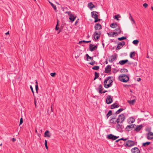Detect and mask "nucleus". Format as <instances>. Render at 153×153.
Returning <instances> with one entry per match:
<instances>
[{
  "label": "nucleus",
  "instance_id": "f257e3e1",
  "mask_svg": "<svg viewBox=\"0 0 153 153\" xmlns=\"http://www.w3.org/2000/svg\"><path fill=\"white\" fill-rule=\"evenodd\" d=\"M113 77L108 76L106 78L104 82V86L105 88H108L113 85Z\"/></svg>",
  "mask_w": 153,
  "mask_h": 153
},
{
  "label": "nucleus",
  "instance_id": "f03ea898",
  "mask_svg": "<svg viewBox=\"0 0 153 153\" xmlns=\"http://www.w3.org/2000/svg\"><path fill=\"white\" fill-rule=\"evenodd\" d=\"M118 79L120 81L123 82H126L128 81L129 77L126 74H122L120 75L118 77Z\"/></svg>",
  "mask_w": 153,
  "mask_h": 153
},
{
  "label": "nucleus",
  "instance_id": "7ed1b4c3",
  "mask_svg": "<svg viewBox=\"0 0 153 153\" xmlns=\"http://www.w3.org/2000/svg\"><path fill=\"white\" fill-rule=\"evenodd\" d=\"M135 145L134 141L131 140H128L126 143H124L123 144L120 145L121 146L124 145L125 146L129 147L134 146Z\"/></svg>",
  "mask_w": 153,
  "mask_h": 153
},
{
  "label": "nucleus",
  "instance_id": "20e7f679",
  "mask_svg": "<svg viewBox=\"0 0 153 153\" xmlns=\"http://www.w3.org/2000/svg\"><path fill=\"white\" fill-rule=\"evenodd\" d=\"M125 117L124 115L123 114H122L119 116L116 122L118 123H121L125 120Z\"/></svg>",
  "mask_w": 153,
  "mask_h": 153
},
{
  "label": "nucleus",
  "instance_id": "39448f33",
  "mask_svg": "<svg viewBox=\"0 0 153 153\" xmlns=\"http://www.w3.org/2000/svg\"><path fill=\"white\" fill-rule=\"evenodd\" d=\"M101 33L100 31H95L94 33V38L95 40H97L100 36Z\"/></svg>",
  "mask_w": 153,
  "mask_h": 153
},
{
  "label": "nucleus",
  "instance_id": "423d86ee",
  "mask_svg": "<svg viewBox=\"0 0 153 153\" xmlns=\"http://www.w3.org/2000/svg\"><path fill=\"white\" fill-rule=\"evenodd\" d=\"M119 136H116L112 134H110L107 135V138L109 140H114L118 138Z\"/></svg>",
  "mask_w": 153,
  "mask_h": 153
},
{
  "label": "nucleus",
  "instance_id": "0eeeda50",
  "mask_svg": "<svg viewBox=\"0 0 153 153\" xmlns=\"http://www.w3.org/2000/svg\"><path fill=\"white\" fill-rule=\"evenodd\" d=\"M135 126H136V125L135 124H131L128 125L126 127V129L127 131H129L134 128Z\"/></svg>",
  "mask_w": 153,
  "mask_h": 153
},
{
  "label": "nucleus",
  "instance_id": "6e6552de",
  "mask_svg": "<svg viewBox=\"0 0 153 153\" xmlns=\"http://www.w3.org/2000/svg\"><path fill=\"white\" fill-rule=\"evenodd\" d=\"M125 45V42L124 41H122L121 42H119L118 43L117 46L116 48L117 50H119L121 49L124 45Z\"/></svg>",
  "mask_w": 153,
  "mask_h": 153
},
{
  "label": "nucleus",
  "instance_id": "1a4fd4ad",
  "mask_svg": "<svg viewBox=\"0 0 153 153\" xmlns=\"http://www.w3.org/2000/svg\"><path fill=\"white\" fill-rule=\"evenodd\" d=\"M146 138L148 140H153V133L148 132L146 134Z\"/></svg>",
  "mask_w": 153,
  "mask_h": 153
},
{
  "label": "nucleus",
  "instance_id": "9d476101",
  "mask_svg": "<svg viewBox=\"0 0 153 153\" xmlns=\"http://www.w3.org/2000/svg\"><path fill=\"white\" fill-rule=\"evenodd\" d=\"M132 153H140V151L137 147H134L131 150Z\"/></svg>",
  "mask_w": 153,
  "mask_h": 153
},
{
  "label": "nucleus",
  "instance_id": "9b49d317",
  "mask_svg": "<svg viewBox=\"0 0 153 153\" xmlns=\"http://www.w3.org/2000/svg\"><path fill=\"white\" fill-rule=\"evenodd\" d=\"M111 68L110 65H108L105 68V73H108L110 72L111 71Z\"/></svg>",
  "mask_w": 153,
  "mask_h": 153
},
{
  "label": "nucleus",
  "instance_id": "f8f14e48",
  "mask_svg": "<svg viewBox=\"0 0 153 153\" xmlns=\"http://www.w3.org/2000/svg\"><path fill=\"white\" fill-rule=\"evenodd\" d=\"M112 101V99L110 96H108L106 100V102L107 104H110Z\"/></svg>",
  "mask_w": 153,
  "mask_h": 153
},
{
  "label": "nucleus",
  "instance_id": "ddd939ff",
  "mask_svg": "<svg viewBox=\"0 0 153 153\" xmlns=\"http://www.w3.org/2000/svg\"><path fill=\"white\" fill-rule=\"evenodd\" d=\"M69 19L72 22H74L76 18V17H74V15L71 13L69 15Z\"/></svg>",
  "mask_w": 153,
  "mask_h": 153
},
{
  "label": "nucleus",
  "instance_id": "4468645a",
  "mask_svg": "<svg viewBox=\"0 0 153 153\" xmlns=\"http://www.w3.org/2000/svg\"><path fill=\"white\" fill-rule=\"evenodd\" d=\"M98 13L96 11H92L91 12L92 17L94 18H96L98 17V15H97Z\"/></svg>",
  "mask_w": 153,
  "mask_h": 153
},
{
  "label": "nucleus",
  "instance_id": "2eb2a0df",
  "mask_svg": "<svg viewBox=\"0 0 153 153\" xmlns=\"http://www.w3.org/2000/svg\"><path fill=\"white\" fill-rule=\"evenodd\" d=\"M89 45V50L91 51H93L97 47V45H95L93 47V46H94V45L91 44H90Z\"/></svg>",
  "mask_w": 153,
  "mask_h": 153
},
{
  "label": "nucleus",
  "instance_id": "dca6fc26",
  "mask_svg": "<svg viewBox=\"0 0 153 153\" xmlns=\"http://www.w3.org/2000/svg\"><path fill=\"white\" fill-rule=\"evenodd\" d=\"M117 59V56H115L112 55L111 58L109 59V61L110 62H112Z\"/></svg>",
  "mask_w": 153,
  "mask_h": 153
},
{
  "label": "nucleus",
  "instance_id": "f3484780",
  "mask_svg": "<svg viewBox=\"0 0 153 153\" xmlns=\"http://www.w3.org/2000/svg\"><path fill=\"white\" fill-rule=\"evenodd\" d=\"M143 126L141 125L139 126H137L135 128L134 131L137 132H139L143 128Z\"/></svg>",
  "mask_w": 153,
  "mask_h": 153
},
{
  "label": "nucleus",
  "instance_id": "a211bd4d",
  "mask_svg": "<svg viewBox=\"0 0 153 153\" xmlns=\"http://www.w3.org/2000/svg\"><path fill=\"white\" fill-rule=\"evenodd\" d=\"M94 28L96 30H100L102 29V26L100 24L97 23L95 25Z\"/></svg>",
  "mask_w": 153,
  "mask_h": 153
},
{
  "label": "nucleus",
  "instance_id": "6ab92c4d",
  "mask_svg": "<svg viewBox=\"0 0 153 153\" xmlns=\"http://www.w3.org/2000/svg\"><path fill=\"white\" fill-rule=\"evenodd\" d=\"M108 35V36L110 37H114V35L115 34H116V36H117V32H110L108 33H107Z\"/></svg>",
  "mask_w": 153,
  "mask_h": 153
},
{
  "label": "nucleus",
  "instance_id": "aec40b11",
  "mask_svg": "<svg viewBox=\"0 0 153 153\" xmlns=\"http://www.w3.org/2000/svg\"><path fill=\"white\" fill-rule=\"evenodd\" d=\"M134 121V119L132 117H129L127 120V121L128 123H133Z\"/></svg>",
  "mask_w": 153,
  "mask_h": 153
},
{
  "label": "nucleus",
  "instance_id": "412c9836",
  "mask_svg": "<svg viewBox=\"0 0 153 153\" xmlns=\"http://www.w3.org/2000/svg\"><path fill=\"white\" fill-rule=\"evenodd\" d=\"M128 62V59L122 60L119 62V64H120L121 65H123Z\"/></svg>",
  "mask_w": 153,
  "mask_h": 153
},
{
  "label": "nucleus",
  "instance_id": "4be33fe9",
  "mask_svg": "<svg viewBox=\"0 0 153 153\" xmlns=\"http://www.w3.org/2000/svg\"><path fill=\"white\" fill-rule=\"evenodd\" d=\"M49 131L48 130L46 131L44 133V137H51V135L49 134Z\"/></svg>",
  "mask_w": 153,
  "mask_h": 153
},
{
  "label": "nucleus",
  "instance_id": "5701e85b",
  "mask_svg": "<svg viewBox=\"0 0 153 153\" xmlns=\"http://www.w3.org/2000/svg\"><path fill=\"white\" fill-rule=\"evenodd\" d=\"M88 6L90 9L92 8L95 7L94 5L91 2L88 3Z\"/></svg>",
  "mask_w": 153,
  "mask_h": 153
},
{
  "label": "nucleus",
  "instance_id": "b1692460",
  "mask_svg": "<svg viewBox=\"0 0 153 153\" xmlns=\"http://www.w3.org/2000/svg\"><path fill=\"white\" fill-rule=\"evenodd\" d=\"M86 60L87 61H89V59H90L91 60H93V57L90 56L88 54H86Z\"/></svg>",
  "mask_w": 153,
  "mask_h": 153
},
{
  "label": "nucleus",
  "instance_id": "393cba45",
  "mask_svg": "<svg viewBox=\"0 0 153 153\" xmlns=\"http://www.w3.org/2000/svg\"><path fill=\"white\" fill-rule=\"evenodd\" d=\"M128 102L130 105H133L135 102V100L134 99L130 100H128Z\"/></svg>",
  "mask_w": 153,
  "mask_h": 153
},
{
  "label": "nucleus",
  "instance_id": "a878e982",
  "mask_svg": "<svg viewBox=\"0 0 153 153\" xmlns=\"http://www.w3.org/2000/svg\"><path fill=\"white\" fill-rule=\"evenodd\" d=\"M117 26V25L116 23H113L110 25V27L112 28H115Z\"/></svg>",
  "mask_w": 153,
  "mask_h": 153
},
{
  "label": "nucleus",
  "instance_id": "bb28decb",
  "mask_svg": "<svg viewBox=\"0 0 153 153\" xmlns=\"http://www.w3.org/2000/svg\"><path fill=\"white\" fill-rule=\"evenodd\" d=\"M129 15H130V16L129 17V19L131 21V22H134V23L135 24V25H136L135 22V21H134V19H133V18L132 16H131V15L130 13H129Z\"/></svg>",
  "mask_w": 153,
  "mask_h": 153
},
{
  "label": "nucleus",
  "instance_id": "cd10ccee",
  "mask_svg": "<svg viewBox=\"0 0 153 153\" xmlns=\"http://www.w3.org/2000/svg\"><path fill=\"white\" fill-rule=\"evenodd\" d=\"M49 2L51 4V5L53 7V8L55 10H56V6L50 1H49Z\"/></svg>",
  "mask_w": 153,
  "mask_h": 153
},
{
  "label": "nucleus",
  "instance_id": "c85d7f7f",
  "mask_svg": "<svg viewBox=\"0 0 153 153\" xmlns=\"http://www.w3.org/2000/svg\"><path fill=\"white\" fill-rule=\"evenodd\" d=\"M139 40L137 39L135 40H134L133 42L132 43L134 44L135 45H137L138 43H139Z\"/></svg>",
  "mask_w": 153,
  "mask_h": 153
},
{
  "label": "nucleus",
  "instance_id": "c756f323",
  "mask_svg": "<svg viewBox=\"0 0 153 153\" xmlns=\"http://www.w3.org/2000/svg\"><path fill=\"white\" fill-rule=\"evenodd\" d=\"M115 30L117 31V33L118 34L120 33L121 30V28L120 27H118L115 29Z\"/></svg>",
  "mask_w": 153,
  "mask_h": 153
},
{
  "label": "nucleus",
  "instance_id": "7c9ffc66",
  "mask_svg": "<svg viewBox=\"0 0 153 153\" xmlns=\"http://www.w3.org/2000/svg\"><path fill=\"white\" fill-rule=\"evenodd\" d=\"M150 144V142H146V143H143L142 144V146H146V145H149Z\"/></svg>",
  "mask_w": 153,
  "mask_h": 153
},
{
  "label": "nucleus",
  "instance_id": "2f4dec72",
  "mask_svg": "<svg viewBox=\"0 0 153 153\" xmlns=\"http://www.w3.org/2000/svg\"><path fill=\"white\" fill-rule=\"evenodd\" d=\"M112 112L110 110L108 112V113L106 114V117L107 118H108L109 116H111V115H112Z\"/></svg>",
  "mask_w": 153,
  "mask_h": 153
},
{
  "label": "nucleus",
  "instance_id": "473e14b6",
  "mask_svg": "<svg viewBox=\"0 0 153 153\" xmlns=\"http://www.w3.org/2000/svg\"><path fill=\"white\" fill-rule=\"evenodd\" d=\"M135 52H131L130 54V57L131 58H132L133 56H135Z\"/></svg>",
  "mask_w": 153,
  "mask_h": 153
},
{
  "label": "nucleus",
  "instance_id": "72a5a7b5",
  "mask_svg": "<svg viewBox=\"0 0 153 153\" xmlns=\"http://www.w3.org/2000/svg\"><path fill=\"white\" fill-rule=\"evenodd\" d=\"M126 39V38L125 36H123L121 37H119L117 38V39L119 40L122 41L124 39Z\"/></svg>",
  "mask_w": 153,
  "mask_h": 153
},
{
  "label": "nucleus",
  "instance_id": "f704fd0d",
  "mask_svg": "<svg viewBox=\"0 0 153 153\" xmlns=\"http://www.w3.org/2000/svg\"><path fill=\"white\" fill-rule=\"evenodd\" d=\"M124 109L123 108H120L119 110H118L116 112V114H118L120 113Z\"/></svg>",
  "mask_w": 153,
  "mask_h": 153
},
{
  "label": "nucleus",
  "instance_id": "c9c22d12",
  "mask_svg": "<svg viewBox=\"0 0 153 153\" xmlns=\"http://www.w3.org/2000/svg\"><path fill=\"white\" fill-rule=\"evenodd\" d=\"M99 76V73L96 72L95 73V77L94 80L97 78Z\"/></svg>",
  "mask_w": 153,
  "mask_h": 153
},
{
  "label": "nucleus",
  "instance_id": "e433bc0d",
  "mask_svg": "<svg viewBox=\"0 0 153 153\" xmlns=\"http://www.w3.org/2000/svg\"><path fill=\"white\" fill-rule=\"evenodd\" d=\"M90 42H91V41H85V40H83V41H79V43H82V42H83L84 43H87Z\"/></svg>",
  "mask_w": 153,
  "mask_h": 153
},
{
  "label": "nucleus",
  "instance_id": "4c0bfd02",
  "mask_svg": "<svg viewBox=\"0 0 153 153\" xmlns=\"http://www.w3.org/2000/svg\"><path fill=\"white\" fill-rule=\"evenodd\" d=\"M92 69L94 70H98L99 69V67L98 66H94L92 67Z\"/></svg>",
  "mask_w": 153,
  "mask_h": 153
},
{
  "label": "nucleus",
  "instance_id": "58836bf2",
  "mask_svg": "<svg viewBox=\"0 0 153 153\" xmlns=\"http://www.w3.org/2000/svg\"><path fill=\"white\" fill-rule=\"evenodd\" d=\"M120 16L119 14H117V15H115L114 17V19H116L117 20H119L118 18H120Z\"/></svg>",
  "mask_w": 153,
  "mask_h": 153
},
{
  "label": "nucleus",
  "instance_id": "ea45409f",
  "mask_svg": "<svg viewBox=\"0 0 153 153\" xmlns=\"http://www.w3.org/2000/svg\"><path fill=\"white\" fill-rule=\"evenodd\" d=\"M103 89H101L100 90H98V91L100 93V94L105 93L107 91H103Z\"/></svg>",
  "mask_w": 153,
  "mask_h": 153
},
{
  "label": "nucleus",
  "instance_id": "a19ab883",
  "mask_svg": "<svg viewBox=\"0 0 153 153\" xmlns=\"http://www.w3.org/2000/svg\"><path fill=\"white\" fill-rule=\"evenodd\" d=\"M151 128L150 127H148L146 129V131H148V132H151Z\"/></svg>",
  "mask_w": 153,
  "mask_h": 153
},
{
  "label": "nucleus",
  "instance_id": "79ce46f5",
  "mask_svg": "<svg viewBox=\"0 0 153 153\" xmlns=\"http://www.w3.org/2000/svg\"><path fill=\"white\" fill-rule=\"evenodd\" d=\"M101 89H103V88L102 85H101V84H100L99 85L98 88L97 89V90L98 91V90H100Z\"/></svg>",
  "mask_w": 153,
  "mask_h": 153
},
{
  "label": "nucleus",
  "instance_id": "37998d69",
  "mask_svg": "<svg viewBox=\"0 0 153 153\" xmlns=\"http://www.w3.org/2000/svg\"><path fill=\"white\" fill-rule=\"evenodd\" d=\"M122 126L120 124H118L117 126V128L119 129H121L122 128Z\"/></svg>",
  "mask_w": 153,
  "mask_h": 153
},
{
  "label": "nucleus",
  "instance_id": "c03bdc74",
  "mask_svg": "<svg viewBox=\"0 0 153 153\" xmlns=\"http://www.w3.org/2000/svg\"><path fill=\"white\" fill-rule=\"evenodd\" d=\"M122 72H127L128 71V70L126 68H123L121 69Z\"/></svg>",
  "mask_w": 153,
  "mask_h": 153
},
{
  "label": "nucleus",
  "instance_id": "a18cd8bd",
  "mask_svg": "<svg viewBox=\"0 0 153 153\" xmlns=\"http://www.w3.org/2000/svg\"><path fill=\"white\" fill-rule=\"evenodd\" d=\"M95 19V20L94 22L95 23L97 22H98V21H100V19H99L98 17L96 18H94Z\"/></svg>",
  "mask_w": 153,
  "mask_h": 153
},
{
  "label": "nucleus",
  "instance_id": "49530a36",
  "mask_svg": "<svg viewBox=\"0 0 153 153\" xmlns=\"http://www.w3.org/2000/svg\"><path fill=\"white\" fill-rule=\"evenodd\" d=\"M110 122L111 123H114H114H116L114 122V120H113V119H112L111 118L110 120Z\"/></svg>",
  "mask_w": 153,
  "mask_h": 153
},
{
  "label": "nucleus",
  "instance_id": "de8ad7c7",
  "mask_svg": "<svg viewBox=\"0 0 153 153\" xmlns=\"http://www.w3.org/2000/svg\"><path fill=\"white\" fill-rule=\"evenodd\" d=\"M58 22H59V21H58V20L57 24V25L56 26V27H55V29L56 30H58L59 29V27H58V26H57L58 25Z\"/></svg>",
  "mask_w": 153,
  "mask_h": 153
},
{
  "label": "nucleus",
  "instance_id": "09e8293b",
  "mask_svg": "<svg viewBox=\"0 0 153 153\" xmlns=\"http://www.w3.org/2000/svg\"><path fill=\"white\" fill-rule=\"evenodd\" d=\"M23 122V119L22 118H21L20 119L19 125H21Z\"/></svg>",
  "mask_w": 153,
  "mask_h": 153
},
{
  "label": "nucleus",
  "instance_id": "8fccbe9b",
  "mask_svg": "<svg viewBox=\"0 0 153 153\" xmlns=\"http://www.w3.org/2000/svg\"><path fill=\"white\" fill-rule=\"evenodd\" d=\"M95 63V62L94 61H92L91 62H89L88 63L91 65H93Z\"/></svg>",
  "mask_w": 153,
  "mask_h": 153
},
{
  "label": "nucleus",
  "instance_id": "3c124183",
  "mask_svg": "<svg viewBox=\"0 0 153 153\" xmlns=\"http://www.w3.org/2000/svg\"><path fill=\"white\" fill-rule=\"evenodd\" d=\"M119 106H111V108L112 109L118 108Z\"/></svg>",
  "mask_w": 153,
  "mask_h": 153
},
{
  "label": "nucleus",
  "instance_id": "603ef678",
  "mask_svg": "<svg viewBox=\"0 0 153 153\" xmlns=\"http://www.w3.org/2000/svg\"><path fill=\"white\" fill-rule=\"evenodd\" d=\"M56 74L55 72L51 73L50 75L51 76L54 77L56 75Z\"/></svg>",
  "mask_w": 153,
  "mask_h": 153
},
{
  "label": "nucleus",
  "instance_id": "864d4df0",
  "mask_svg": "<svg viewBox=\"0 0 153 153\" xmlns=\"http://www.w3.org/2000/svg\"><path fill=\"white\" fill-rule=\"evenodd\" d=\"M128 139V138H122L120 139V140H123V141H126Z\"/></svg>",
  "mask_w": 153,
  "mask_h": 153
},
{
  "label": "nucleus",
  "instance_id": "5fc2aeb1",
  "mask_svg": "<svg viewBox=\"0 0 153 153\" xmlns=\"http://www.w3.org/2000/svg\"><path fill=\"white\" fill-rule=\"evenodd\" d=\"M30 89L31 91L33 93V94H34V91H33V89L32 86L31 85H30Z\"/></svg>",
  "mask_w": 153,
  "mask_h": 153
},
{
  "label": "nucleus",
  "instance_id": "6e6d98bb",
  "mask_svg": "<svg viewBox=\"0 0 153 153\" xmlns=\"http://www.w3.org/2000/svg\"><path fill=\"white\" fill-rule=\"evenodd\" d=\"M148 4L146 3H145L143 4V6L145 7L146 8L148 6Z\"/></svg>",
  "mask_w": 153,
  "mask_h": 153
},
{
  "label": "nucleus",
  "instance_id": "4d7b16f0",
  "mask_svg": "<svg viewBox=\"0 0 153 153\" xmlns=\"http://www.w3.org/2000/svg\"><path fill=\"white\" fill-rule=\"evenodd\" d=\"M124 142H122V141H121V140H120V142H119V143H118L119 145L120 146H120V144L121 145H122L123 144Z\"/></svg>",
  "mask_w": 153,
  "mask_h": 153
},
{
  "label": "nucleus",
  "instance_id": "13d9d810",
  "mask_svg": "<svg viewBox=\"0 0 153 153\" xmlns=\"http://www.w3.org/2000/svg\"><path fill=\"white\" fill-rule=\"evenodd\" d=\"M35 89H36V92H37V91L38 89V85L37 84L35 86Z\"/></svg>",
  "mask_w": 153,
  "mask_h": 153
},
{
  "label": "nucleus",
  "instance_id": "bf43d9fd",
  "mask_svg": "<svg viewBox=\"0 0 153 153\" xmlns=\"http://www.w3.org/2000/svg\"><path fill=\"white\" fill-rule=\"evenodd\" d=\"M65 13H66L68 14V16L71 13L70 11H66L65 12Z\"/></svg>",
  "mask_w": 153,
  "mask_h": 153
},
{
  "label": "nucleus",
  "instance_id": "052dcab7",
  "mask_svg": "<svg viewBox=\"0 0 153 153\" xmlns=\"http://www.w3.org/2000/svg\"><path fill=\"white\" fill-rule=\"evenodd\" d=\"M45 146H47V141L46 140H45Z\"/></svg>",
  "mask_w": 153,
  "mask_h": 153
},
{
  "label": "nucleus",
  "instance_id": "680f3d73",
  "mask_svg": "<svg viewBox=\"0 0 153 153\" xmlns=\"http://www.w3.org/2000/svg\"><path fill=\"white\" fill-rule=\"evenodd\" d=\"M117 70L116 69H114V71H113V72L114 73H116L117 72Z\"/></svg>",
  "mask_w": 153,
  "mask_h": 153
},
{
  "label": "nucleus",
  "instance_id": "e2e57ef3",
  "mask_svg": "<svg viewBox=\"0 0 153 153\" xmlns=\"http://www.w3.org/2000/svg\"><path fill=\"white\" fill-rule=\"evenodd\" d=\"M16 140V139L15 138H12V141L13 142H15Z\"/></svg>",
  "mask_w": 153,
  "mask_h": 153
},
{
  "label": "nucleus",
  "instance_id": "0e129e2a",
  "mask_svg": "<svg viewBox=\"0 0 153 153\" xmlns=\"http://www.w3.org/2000/svg\"><path fill=\"white\" fill-rule=\"evenodd\" d=\"M51 111H52V105L50 107Z\"/></svg>",
  "mask_w": 153,
  "mask_h": 153
},
{
  "label": "nucleus",
  "instance_id": "69168bd1",
  "mask_svg": "<svg viewBox=\"0 0 153 153\" xmlns=\"http://www.w3.org/2000/svg\"><path fill=\"white\" fill-rule=\"evenodd\" d=\"M141 79V78H137V81L138 82H139V81H140Z\"/></svg>",
  "mask_w": 153,
  "mask_h": 153
},
{
  "label": "nucleus",
  "instance_id": "338daca9",
  "mask_svg": "<svg viewBox=\"0 0 153 153\" xmlns=\"http://www.w3.org/2000/svg\"><path fill=\"white\" fill-rule=\"evenodd\" d=\"M120 139H118L117 140H116L115 142H118V143H119V142H120Z\"/></svg>",
  "mask_w": 153,
  "mask_h": 153
},
{
  "label": "nucleus",
  "instance_id": "774afa93",
  "mask_svg": "<svg viewBox=\"0 0 153 153\" xmlns=\"http://www.w3.org/2000/svg\"><path fill=\"white\" fill-rule=\"evenodd\" d=\"M9 31H8V32H7V33H5V35H9Z\"/></svg>",
  "mask_w": 153,
  "mask_h": 153
}]
</instances>
